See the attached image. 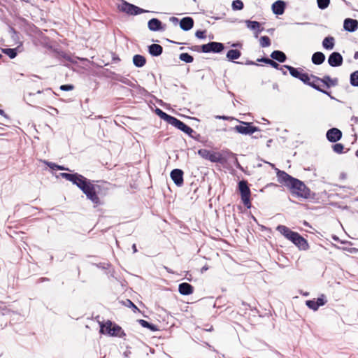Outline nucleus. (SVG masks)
Returning a JSON list of instances; mask_svg holds the SVG:
<instances>
[{"instance_id":"1","label":"nucleus","mask_w":358,"mask_h":358,"mask_svg":"<svg viewBox=\"0 0 358 358\" xmlns=\"http://www.w3.org/2000/svg\"><path fill=\"white\" fill-rule=\"evenodd\" d=\"M79 188L86 195L87 198L90 199L95 205L100 204V199L96 194L97 189H99V186L93 184L91 180L86 179L85 181L80 184Z\"/></svg>"},{"instance_id":"2","label":"nucleus","mask_w":358,"mask_h":358,"mask_svg":"<svg viewBox=\"0 0 358 358\" xmlns=\"http://www.w3.org/2000/svg\"><path fill=\"white\" fill-rule=\"evenodd\" d=\"M290 190L293 194L298 196L308 199L310 196V189L301 180L296 178L294 182L291 184Z\"/></svg>"},{"instance_id":"3","label":"nucleus","mask_w":358,"mask_h":358,"mask_svg":"<svg viewBox=\"0 0 358 358\" xmlns=\"http://www.w3.org/2000/svg\"><path fill=\"white\" fill-rule=\"evenodd\" d=\"M238 189L241 196V200L247 208H250V189L246 180H241L238 182Z\"/></svg>"},{"instance_id":"4","label":"nucleus","mask_w":358,"mask_h":358,"mask_svg":"<svg viewBox=\"0 0 358 358\" xmlns=\"http://www.w3.org/2000/svg\"><path fill=\"white\" fill-rule=\"evenodd\" d=\"M118 8L120 10L131 15H136L148 12V10H145L124 1L122 3V4L119 5Z\"/></svg>"},{"instance_id":"5","label":"nucleus","mask_w":358,"mask_h":358,"mask_svg":"<svg viewBox=\"0 0 358 358\" xmlns=\"http://www.w3.org/2000/svg\"><path fill=\"white\" fill-rule=\"evenodd\" d=\"M233 129L237 133L244 135L252 134L259 131L258 127L252 126L251 123L246 122H241V124L235 126Z\"/></svg>"},{"instance_id":"6","label":"nucleus","mask_w":358,"mask_h":358,"mask_svg":"<svg viewBox=\"0 0 358 358\" xmlns=\"http://www.w3.org/2000/svg\"><path fill=\"white\" fill-rule=\"evenodd\" d=\"M112 322L110 321H108L105 325L101 326L100 331L101 333H103V327H106L107 332L110 336L122 337V336L125 335V334L124 333V331H122V328L120 326L114 324L112 327Z\"/></svg>"},{"instance_id":"7","label":"nucleus","mask_w":358,"mask_h":358,"mask_svg":"<svg viewBox=\"0 0 358 358\" xmlns=\"http://www.w3.org/2000/svg\"><path fill=\"white\" fill-rule=\"evenodd\" d=\"M200 48L201 49V51L205 53H219L224 50V46L222 43L210 42L207 44L202 45Z\"/></svg>"},{"instance_id":"8","label":"nucleus","mask_w":358,"mask_h":358,"mask_svg":"<svg viewBox=\"0 0 358 358\" xmlns=\"http://www.w3.org/2000/svg\"><path fill=\"white\" fill-rule=\"evenodd\" d=\"M277 178L280 183L289 188H290L291 184L294 182V180H296L295 178H293L286 172L278 169H277Z\"/></svg>"},{"instance_id":"9","label":"nucleus","mask_w":358,"mask_h":358,"mask_svg":"<svg viewBox=\"0 0 358 358\" xmlns=\"http://www.w3.org/2000/svg\"><path fill=\"white\" fill-rule=\"evenodd\" d=\"M169 124L188 134L189 136H192V133H194V131L191 127L175 117H173Z\"/></svg>"},{"instance_id":"10","label":"nucleus","mask_w":358,"mask_h":358,"mask_svg":"<svg viewBox=\"0 0 358 358\" xmlns=\"http://www.w3.org/2000/svg\"><path fill=\"white\" fill-rule=\"evenodd\" d=\"M343 59L342 55L337 52H332L328 58V63L332 67H337L342 65Z\"/></svg>"},{"instance_id":"11","label":"nucleus","mask_w":358,"mask_h":358,"mask_svg":"<svg viewBox=\"0 0 358 358\" xmlns=\"http://www.w3.org/2000/svg\"><path fill=\"white\" fill-rule=\"evenodd\" d=\"M326 136L329 141L336 143L341 138L342 132L337 128H331L327 131Z\"/></svg>"},{"instance_id":"12","label":"nucleus","mask_w":358,"mask_h":358,"mask_svg":"<svg viewBox=\"0 0 358 358\" xmlns=\"http://www.w3.org/2000/svg\"><path fill=\"white\" fill-rule=\"evenodd\" d=\"M171 178L178 187L183 185V171L179 169H175L171 172Z\"/></svg>"},{"instance_id":"13","label":"nucleus","mask_w":358,"mask_h":358,"mask_svg":"<svg viewBox=\"0 0 358 358\" xmlns=\"http://www.w3.org/2000/svg\"><path fill=\"white\" fill-rule=\"evenodd\" d=\"M311 78L312 79L323 83L328 88L338 85V79H332L329 76H324L322 78H320L317 76L311 75Z\"/></svg>"},{"instance_id":"14","label":"nucleus","mask_w":358,"mask_h":358,"mask_svg":"<svg viewBox=\"0 0 358 358\" xmlns=\"http://www.w3.org/2000/svg\"><path fill=\"white\" fill-rule=\"evenodd\" d=\"M343 27L348 31H355L358 28V21L351 18H346L344 20Z\"/></svg>"},{"instance_id":"15","label":"nucleus","mask_w":358,"mask_h":358,"mask_svg":"<svg viewBox=\"0 0 358 358\" xmlns=\"http://www.w3.org/2000/svg\"><path fill=\"white\" fill-rule=\"evenodd\" d=\"M285 3L282 0H278L272 5V10L275 15H282L285 9Z\"/></svg>"},{"instance_id":"16","label":"nucleus","mask_w":358,"mask_h":358,"mask_svg":"<svg viewBox=\"0 0 358 358\" xmlns=\"http://www.w3.org/2000/svg\"><path fill=\"white\" fill-rule=\"evenodd\" d=\"M148 27L150 31H157L163 29L162 22L157 19L152 18L148 21Z\"/></svg>"},{"instance_id":"17","label":"nucleus","mask_w":358,"mask_h":358,"mask_svg":"<svg viewBox=\"0 0 358 358\" xmlns=\"http://www.w3.org/2000/svg\"><path fill=\"white\" fill-rule=\"evenodd\" d=\"M178 291L182 295H189L193 293L194 287L187 282H182L179 285Z\"/></svg>"},{"instance_id":"18","label":"nucleus","mask_w":358,"mask_h":358,"mask_svg":"<svg viewBox=\"0 0 358 358\" xmlns=\"http://www.w3.org/2000/svg\"><path fill=\"white\" fill-rule=\"evenodd\" d=\"M194 26V20L190 17H183L180 22V27L184 31L191 29Z\"/></svg>"},{"instance_id":"19","label":"nucleus","mask_w":358,"mask_h":358,"mask_svg":"<svg viewBox=\"0 0 358 358\" xmlns=\"http://www.w3.org/2000/svg\"><path fill=\"white\" fill-rule=\"evenodd\" d=\"M246 26L248 29L255 31V37H258V34L263 30L260 29V23L257 21L245 20Z\"/></svg>"},{"instance_id":"20","label":"nucleus","mask_w":358,"mask_h":358,"mask_svg":"<svg viewBox=\"0 0 358 358\" xmlns=\"http://www.w3.org/2000/svg\"><path fill=\"white\" fill-rule=\"evenodd\" d=\"M294 245L299 248L300 250H307L309 248V245L308 241L302 237L300 234L297 237Z\"/></svg>"},{"instance_id":"21","label":"nucleus","mask_w":358,"mask_h":358,"mask_svg":"<svg viewBox=\"0 0 358 358\" xmlns=\"http://www.w3.org/2000/svg\"><path fill=\"white\" fill-rule=\"evenodd\" d=\"M148 52L152 56L157 57L162 55L163 48L159 44H152L148 46Z\"/></svg>"},{"instance_id":"22","label":"nucleus","mask_w":358,"mask_h":358,"mask_svg":"<svg viewBox=\"0 0 358 358\" xmlns=\"http://www.w3.org/2000/svg\"><path fill=\"white\" fill-rule=\"evenodd\" d=\"M271 57L279 62H285L287 59L286 55L280 50H274L271 54Z\"/></svg>"},{"instance_id":"23","label":"nucleus","mask_w":358,"mask_h":358,"mask_svg":"<svg viewBox=\"0 0 358 358\" xmlns=\"http://www.w3.org/2000/svg\"><path fill=\"white\" fill-rule=\"evenodd\" d=\"M325 60V55L322 52H316L312 56V62L314 64H322Z\"/></svg>"},{"instance_id":"24","label":"nucleus","mask_w":358,"mask_h":358,"mask_svg":"<svg viewBox=\"0 0 358 358\" xmlns=\"http://www.w3.org/2000/svg\"><path fill=\"white\" fill-rule=\"evenodd\" d=\"M87 178L83 176L78 174L77 173H73L72 176V179H70L69 181L73 184L76 185L78 188L83 184L84 181H85Z\"/></svg>"},{"instance_id":"25","label":"nucleus","mask_w":358,"mask_h":358,"mask_svg":"<svg viewBox=\"0 0 358 358\" xmlns=\"http://www.w3.org/2000/svg\"><path fill=\"white\" fill-rule=\"evenodd\" d=\"M133 62L136 67H143L146 63V59L141 55H136L133 57Z\"/></svg>"},{"instance_id":"26","label":"nucleus","mask_w":358,"mask_h":358,"mask_svg":"<svg viewBox=\"0 0 358 358\" xmlns=\"http://www.w3.org/2000/svg\"><path fill=\"white\" fill-rule=\"evenodd\" d=\"M208 160L214 163H222L224 158L220 152H212Z\"/></svg>"},{"instance_id":"27","label":"nucleus","mask_w":358,"mask_h":358,"mask_svg":"<svg viewBox=\"0 0 358 358\" xmlns=\"http://www.w3.org/2000/svg\"><path fill=\"white\" fill-rule=\"evenodd\" d=\"M241 55V52L238 50H230L227 53V57L229 61H234L238 59Z\"/></svg>"},{"instance_id":"28","label":"nucleus","mask_w":358,"mask_h":358,"mask_svg":"<svg viewBox=\"0 0 358 358\" xmlns=\"http://www.w3.org/2000/svg\"><path fill=\"white\" fill-rule=\"evenodd\" d=\"M322 45L325 49L331 50L334 46V38L331 36L326 37L322 42Z\"/></svg>"},{"instance_id":"29","label":"nucleus","mask_w":358,"mask_h":358,"mask_svg":"<svg viewBox=\"0 0 358 358\" xmlns=\"http://www.w3.org/2000/svg\"><path fill=\"white\" fill-rule=\"evenodd\" d=\"M257 62H264L266 64L271 66L273 68H275L276 69H280V65L277 62H275L273 59H271L267 57H262V58L257 59Z\"/></svg>"},{"instance_id":"30","label":"nucleus","mask_w":358,"mask_h":358,"mask_svg":"<svg viewBox=\"0 0 358 358\" xmlns=\"http://www.w3.org/2000/svg\"><path fill=\"white\" fill-rule=\"evenodd\" d=\"M283 67L286 68L289 71V73L292 77L298 79L301 77L302 73L299 71L297 69L289 65H284Z\"/></svg>"},{"instance_id":"31","label":"nucleus","mask_w":358,"mask_h":358,"mask_svg":"<svg viewBox=\"0 0 358 358\" xmlns=\"http://www.w3.org/2000/svg\"><path fill=\"white\" fill-rule=\"evenodd\" d=\"M281 234H282L286 238L289 234L293 232L290 229L284 225H279L276 229Z\"/></svg>"},{"instance_id":"32","label":"nucleus","mask_w":358,"mask_h":358,"mask_svg":"<svg viewBox=\"0 0 358 358\" xmlns=\"http://www.w3.org/2000/svg\"><path fill=\"white\" fill-rule=\"evenodd\" d=\"M156 113L164 120L166 121L169 124L173 118V116L166 113L159 108L156 109Z\"/></svg>"},{"instance_id":"33","label":"nucleus","mask_w":358,"mask_h":358,"mask_svg":"<svg viewBox=\"0 0 358 358\" xmlns=\"http://www.w3.org/2000/svg\"><path fill=\"white\" fill-rule=\"evenodd\" d=\"M138 323L143 327L149 329H150L152 331H157L158 329L157 327H156V325H155L153 324H151V323H149L148 321L144 320H138Z\"/></svg>"},{"instance_id":"34","label":"nucleus","mask_w":358,"mask_h":358,"mask_svg":"<svg viewBox=\"0 0 358 358\" xmlns=\"http://www.w3.org/2000/svg\"><path fill=\"white\" fill-rule=\"evenodd\" d=\"M179 59L186 63H191L194 61V58L192 55L188 53H181L179 56Z\"/></svg>"},{"instance_id":"35","label":"nucleus","mask_w":358,"mask_h":358,"mask_svg":"<svg viewBox=\"0 0 358 358\" xmlns=\"http://www.w3.org/2000/svg\"><path fill=\"white\" fill-rule=\"evenodd\" d=\"M2 52L7 55L10 59H13L17 55V52L15 48H5L2 49Z\"/></svg>"},{"instance_id":"36","label":"nucleus","mask_w":358,"mask_h":358,"mask_svg":"<svg viewBox=\"0 0 358 358\" xmlns=\"http://www.w3.org/2000/svg\"><path fill=\"white\" fill-rule=\"evenodd\" d=\"M350 84L354 87H358V71H355L350 75Z\"/></svg>"},{"instance_id":"37","label":"nucleus","mask_w":358,"mask_h":358,"mask_svg":"<svg viewBox=\"0 0 358 358\" xmlns=\"http://www.w3.org/2000/svg\"><path fill=\"white\" fill-rule=\"evenodd\" d=\"M259 43L262 48L268 47L271 45V40L268 36H264L260 38Z\"/></svg>"},{"instance_id":"38","label":"nucleus","mask_w":358,"mask_h":358,"mask_svg":"<svg viewBox=\"0 0 358 358\" xmlns=\"http://www.w3.org/2000/svg\"><path fill=\"white\" fill-rule=\"evenodd\" d=\"M211 151L207 150V149H200L198 150V154L199 156H201L202 158L205 159H209Z\"/></svg>"},{"instance_id":"39","label":"nucleus","mask_w":358,"mask_h":358,"mask_svg":"<svg viewBox=\"0 0 358 358\" xmlns=\"http://www.w3.org/2000/svg\"><path fill=\"white\" fill-rule=\"evenodd\" d=\"M313 81H310V84H308V85L312 87L313 88H314L315 90L320 92H322L325 94H327V95H329V93L324 90H322V88L320 87V86L318 85H317L315 83L316 82H318V80H315L314 79H313Z\"/></svg>"},{"instance_id":"40","label":"nucleus","mask_w":358,"mask_h":358,"mask_svg":"<svg viewBox=\"0 0 358 358\" xmlns=\"http://www.w3.org/2000/svg\"><path fill=\"white\" fill-rule=\"evenodd\" d=\"M232 9L234 10H239L243 8V3L241 0H235L232 2Z\"/></svg>"},{"instance_id":"41","label":"nucleus","mask_w":358,"mask_h":358,"mask_svg":"<svg viewBox=\"0 0 358 358\" xmlns=\"http://www.w3.org/2000/svg\"><path fill=\"white\" fill-rule=\"evenodd\" d=\"M46 164L50 169H52L53 170H65V171H70V170L68 168H66V167L60 166V165H57L52 162H47Z\"/></svg>"},{"instance_id":"42","label":"nucleus","mask_w":358,"mask_h":358,"mask_svg":"<svg viewBox=\"0 0 358 358\" xmlns=\"http://www.w3.org/2000/svg\"><path fill=\"white\" fill-rule=\"evenodd\" d=\"M115 79L120 82H121L123 84H125L127 85H129V86H133L134 84L128 78H125V77H123V76H117V78H115Z\"/></svg>"},{"instance_id":"43","label":"nucleus","mask_w":358,"mask_h":358,"mask_svg":"<svg viewBox=\"0 0 358 358\" xmlns=\"http://www.w3.org/2000/svg\"><path fill=\"white\" fill-rule=\"evenodd\" d=\"M317 3L320 9H325L329 5L330 0H317Z\"/></svg>"},{"instance_id":"44","label":"nucleus","mask_w":358,"mask_h":358,"mask_svg":"<svg viewBox=\"0 0 358 358\" xmlns=\"http://www.w3.org/2000/svg\"><path fill=\"white\" fill-rule=\"evenodd\" d=\"M332 149L335 152L341 154L343 151L344 146L341 143H336L332 145Z\"/></svg>"},{"instance_id":"45","label":"nucleus","mask_w":358,"mask_h":358,"mask_svg":"<svg viewBox=\"0 0 358 358\" xmlns=\"http://www.w3.org/2000/svg\"><path fill=\"white\" fill-rule=\"evenodd\" d=\"M311 76L310 77L308 73H302L299 80L302 81L304 84L308 85L310 82Z\"/></svg>"},{"instance_id":"46","label":"nucleus","mask_w":358,"mask_h":358,"mask_svg":"<svg viewBox=\"0 0 358 358\" xmlns=\"http://www.w3.org/2000/svg\"><path fill=\"white\" fill-rule=\"evenodd\" d=\"M306 304L309 308L313 310H317L318 309V306L315 300H308L306 301Z\"/></svg>"},{"instance_id":"47","label":"nucleus","mask_w":358,"mask_h":358,"mask_svg":"<svg viewBox=\"0 0 358 358\" xmlns=\"http://www.w3.org/2000/svg\"><path fill=\"white\" fill-rule=\"evenodd\" d=\"M299 236V233L293 231L289 234V236L287 238V239L292 241L294 244V243L296 242V240Z\"/></svg>"},{"instance_id":"48","label":"nucleus","mask_w":358,"mask_h":358,"mask_svg":"<svg viewBox=\"0 0 358 358\" xmlns=\"http://www.w3.org/2000/svg\"><path fill=\"white\" fill-rule=\"evenodd\" d=\"M205 33H206L205 31L198 30L196 31L195 36L198 38L203 39L206 38Z\"/></svg>"},{"instance_id":"49","label":"nucleus","mask_w":358,"mask_h":358,"mask_svg":"<svg viewBox=\"0 0 358 358\" xmlns=\"http://www.w3.org/2000/svg\"><path fill=\"white\" fill-rule=\"evenodd\" d=\"M315 301L318 308L320 306H324L327 302V301L324 299V295H322V297L318 298Z\"/></svg>"},{"instance_id":"50","label":"nucleus","mask_w":358,"mask_h":358,"mask_svg":"<svg viewBox=\"0 0 358 358\" xmlns=\"http://www.w3.org/2000/svg\"><path fill=\"white\" fill-rule=\"evenodd\" d=\"M74 86L73 85H62L60 86V90L63 91H70L73 90Z\"/></svg>"},{"instance_id":"51","label":"nucleus","mask_w":358,"mask_h":358,"mask_svg":"<svg viewBox=\"0 0 358 358\" xmlns=\"http://www.w3.org/2000/svg\"><path fill=\"white\" fill-rule=\"evenodd\" d=\"M73 175V174L68 173H60V176H62V178H65L66 180H67L69 181L70 179H72V176Z\"/></svg>"},{"instance_id":"52","label":"nucleus","mask_w":358,"mask_h":358,"mask_svg":"<svg viewBox=\"0 0 358 358\" xmlns=\"http://www.w3.org/2000/svg\"><path fill=\"white\" fill-rule=\"evenodd\" d=\"M10 312L9 309H8L6 306L1 307L0 306V314L5 315H7Z\"/></svg>"},{"instance_id":"53","label":"nucleus","mask_w":358,"mask_h":358,"mask_svg":"<svg viewBox=\"0 0 358 358\" xmlns=\"http://www.w3.org/2000/svg\"><path fill=\"white\" fill-rule=\"evenodd\" d=\"M126 303L127 306L132 307L134 309H138L136 306L131 301L127 299Z\"/></svg>"},{"instance_id":"54","label":"nucleus","mask_w":358,"mask_h":358,"mask_svg":"<svg viewBox=\"0 0 358 358\" xmlns=\"http://www.w3.org/2000/svg\"><path fill=\"white\" fill-rule=\"evenodd\" d=\"M217 119H220V120H229V119H232L231 117H228V116H224V115H217L215 117Z\"/></svg>"},{"instance_id":"55","label":"nucleus","mask_w":358,"mask_h":358,"mask_svg":"<svg viewBox=\"0 0 358 358\" xmlns=\"http://www.w3.org/2000/svg\"><path fill=\"white\" fill-rule=\"evenodd\" d=\"M170 21L172 22H178V19L176 17H171L170 18Z\"/></svg>"},{"instance_id":"56","label":"nucleus","mask_w":358,"mask_h":358,"mask_svg":"<svg viewBox=\"0 0 358 358\" xmlns=\"http://www.w3.org/2000/svg\"><path fill=\"white\" fill-rule=\"evenodd\" d=\"M199 46L198 45H195L194 47H192L191 49L193 50H196L198 51L199 50Z\"/></svg>"},{"instance_id":"57","label":"nucleus","mask_w":358,"mask_h":358,"mask_svg":"<svg viewBox=\"0 0 358 358\" xmlns=\"http://www.w3.org/2000/svg\"><path fill=\"white\" fill-rule=\"evenodd\" d=\"M132 248H133L134 252H137L136 244L133 245Z\"/></svg>"},{"instance_id":"58","label":"nucleus","mask_w":358,"mask_h":358,"mask_svg":"<svg viewBox=\"0 0 358 358\" xmlns=\"http://www.w3.org/2000/svg\"><path fill=\"white\" fill-rule=\"evenodd\" d=\"M352 120H353L355 122H357L358 121V117H353L352 118Z\"/></svg>"},{"instance_id":"59","label":"nucleus","mask_w":358,"mask_h":358,"mask_svg":"<svg viewBox=\"0 0 358 358\" xmlns=\"http://www.w3.org/2000/svg\"><path fill=\"white\" fill-rule=\"evenodd\" d=\"M354 58H355V59H358V52H356L355 53V55H354Z\"/></svg>"},{"instance_id":"60","label":"nucleus","mask_w":358,"mask_h":358,"mask_svg":"<svg viewBox=\"0 0 358 358\" xmlns=\"http://www.w3.org/2000/svg\"><path fill=\"white\" fill-rule=\"evenodd\" d=\"M0 115H5V113L3 110L0 109Z\"/></svg>"},{"instance_id":"61","label":"nucleus","mask_w":358,"mask_h":358,"mask_svg":"<svg viewBox=\"0 0 358 358\" xmlns=\"http://www.w3.org/2000/svg\"><path fill=\"white\" fill-rule=\"evenodd\" d=\"M208 270V267L203 266L201 269L202 271Z\"/></svg>"},{"instance_id":"62","label":"nucleus","mask_w":358,"mask_h":358,"mask_svg":"<svg viewBox=\"0 0 358 358\" xmlns=\"http://www.w3.org/2000/svg\"><path fill=\"white\" fill-rule=\"evenodd\" d=\"M282 73H283L284 75H286V74H287V72H286V71H285V70H282Z\"/></svg>"},{"instance_id":"63","label":"nucleus","mask_w":358,"mask_h":358,"mask_svg":"<svg viewBox=\"0 0 358 358\" xmlns=\"http://www.w3.org/2000/svg\"><path fill=\"white\" fill-rule=\"evenodd\" d=\"M53 110L57 113H58V110L57 108H53Z\"/></svg>"},{"instance_id":"64","label":"nucleus","mask_w":358,"mask_h":358,"mask_svg":"<svg viewBox=\"0 0 358 358\" xmlns=\"http://www.w3.org/2000/svg\"><path fill=\"white\" fill-rule=\"evenodd\" d=\"M356 155L358 157V151H357V152H356Z\"/></svg>"}]
</instances>
